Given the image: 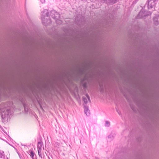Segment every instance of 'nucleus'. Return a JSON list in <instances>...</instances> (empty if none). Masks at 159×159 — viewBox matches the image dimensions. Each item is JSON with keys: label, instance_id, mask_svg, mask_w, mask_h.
<instances>
[{"label": "nucleus", "instance_id": "obj_1", "mask_svg": "<svg viewBox=\"0 0 159 159\" xmlns=\"http://www.w3.org/2000/svg\"><path fill=\"white\" fill-rule=\"evenodd\" d=\"M149 14V12H148L145 11L144 9H142L139 12L137 16V18H142L148 16Z\"/></svg>", "mask_w": 159, "mask_h": 159}, {"label": "nucleus", "instance_id": "obj_2", "mask_svg": "<svg viewBox=\"0 0 159 159\" xmlns=\"http://www.w3.org/2000/svg\"><path fill=\"white\" fill-rule=\"evenodd\" d=\"M156 0H149L148 3V8H152L154 7L156 4Z\"/></svg>", "mask_w": 159, "mask_h": 159}, {"label": "nucleus", "instance_id": "obj_3", "mask_svg": "<svg viewBox=\"0 0 159 159\" xmlns=\"http://www.w3.org/2000/svg\"><path fill=\"white\" fill-rule=\"evenodd\" d=\"M43 145L42 142H39L38 144V151L39 156L41 155V149Z\"/></svg>", "mask_w": 159, "mask_h": 159}, {"label": "nucleus", "instance_id": "obj_4", "mask_svg": "<svg viewBox=\"0 0 159 159\" xmlns=\"http://www.w3.org/2000/svg\"><path fill=\"white\" fill-rule=\"evenodd\" d=\"M153 21L155 25H158L159 24V15L155 16L154 17Z\"/></svg>", "mask_w": 159, "mask_h": 159}, {"label": "nucleus", "instance_id": "obj_5", "mask_svg": "<svg viewBox=\"0 0 159 159\" xmlns=\"http://www.w3.org/2000/svg\"><path fill=\"white\" fill-rule=\"evenodd\" d=\"M52 14L54 15V16H53L52 15H51L52 16L53 18L54 19H57V18H59L60 17L59 14H58L57 12H55V11H53L52 12Z\"/></svg>", "mask_w": 159, "mask_h": 159}, {"label": "nucleus", "instance_id": "obj_6", "mask_svg": "<svg viewBox=\"0 0 159 159\" xmlns=\"http://www.w3.org/2000/svg\"><path fill=\"white\" fill-rule=\"evenodd\" d=\"M84 111L86 115L88 116L90 115V112L88 108L86 107L84 109Z\"/></svg>", "mask_w": 159, "mask_h": 159}, {"label": "nucleus", "instance_id": "obj_7", "mask_svg": "<svg viewBox=\"0 0 159 159\" xmlns=\"http://www.w3.org/2000/svg\"><path fill=\"white\" fill-rule=\"evenodd\" d=\"M116 0H109V1L110 2L115 3L116 2Z\"/></svg>", "mask_w": 159, "mask_h": 159}, {"label": "nucleus", "instance_id": "obj_8", "mask_svg": "<svg viewBox=\"0 0 159 159\" xmlns=\"http://www.w3.org/2000/svg\"><path fill=\"white\" fill-rule=\"evenodd\" d=\"M56 22L57 23H58L59 24H60L61 23V22L60 20H56Z\"/></svg>", "mask_w": 159, "mask_h": 159}, {"label": "nucleus", "instance_id": "obj_9", "mask_svg": "<svg viewBox=\"0 0 159 159\" xmlns=\"http://www.w3.org/2000/svg\"><path fill=\"white\" fill-rule=\"evenodd\" d=\"M30 154H31L30 156L32 158H33V157H34V152H32V151L31 152H30Z\"/></svg>", "mask_w": 159, "mask_h": 159}, {"label": "nucleus", "instance_id": "obj_10", "mask_svg": "<svg viewBox=\"0 0 159 159\" xmlns=\"http://www.w3.org/2000/svg\"><path fill=\"white\" fill-rule=\"evenodd\" d=\"M84 102L86 104L89 101V102H90V100H84Z\"/></svg>", "mask_w": 159, "mask_h": 159}, {"label": "nucleus", "instance_id": "obj_11", "mask_svg": "<svg viewBox=\"0 0 159 159\" xmlns=\"http://www.w3.org/2000/svg\"><path fill=\"white\" fill-rule=\"evenodd\" d=\"M41 2L42 3H44L45 2V0H40Z\"/></svg>", "mask_w": 159, "mask_h": 159}, {"label": "nucleus", "instance_id": "obj_12", "mask_svg": "<svg viewBox=\"0 0 159 159\" xmlns=\"http://www.w3.org/2000/svg\"><path fill=\"white\" fill-rule=\"evenodd\" d=\"M42 22L43 23H45V22H44V19L43 18H42Z\"/></svg>", "mask_w": 159, "mask_h": 159}, {"label": "nucleus", "instance_id": "obj_13", "mask_svg": "<svg viewBox=\"0 0 159 159\" xmlns=\"http://www.w3.org/2000/svg\"><path fill=\"white\" fill-rule=\"evenodd\" d=\"M87 98L88 99H89V96L88 95H87Z\"/></svg>", "mask_w": 159, "mask_h": 159}, {"label": "nucleus", "instance_id": "obj_14", "mask_svg": "<svg viewBox=\"0 0 159 159\" xmlns=\"http://www.w3.org/2000/svg\"><path fill=\"white\" fill-rule=\"evenodd\" d=\"M47 16H48V15L47 13Z\"/></svg>", "mask_w": 159, "mask_h": 159}]
</instances>
